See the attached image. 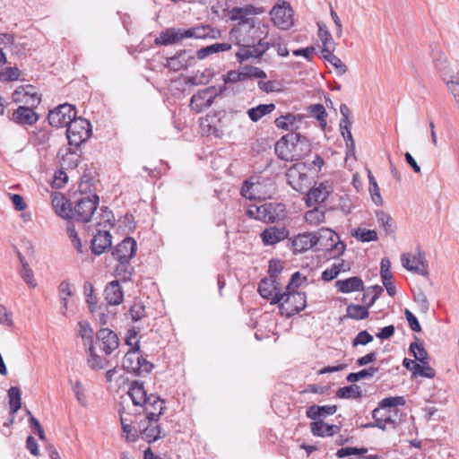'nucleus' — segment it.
Wrapping results in <instances>:
<instances>
[{
  "instance_id": "1",
  "label": "nucleus",
  "mask_w": 459,
  "mask_h": 459,
  "mask_svg": "<svg viewBox=\"0 0 459 459\" xmlns=\"http://www.w3.org/2000/svg\"><path fill=\"white\" fill-rule=\"evenodd\" d=\"M264 13V6L251 4L227 10L228 19L236 22L229 35L230 39L239 46L236 54L239 62L251 57H259L270 48L266 39L269 36L271 25L266 19L258 17Z\"/></svg>"
},
{
  "instance_id": "2",
  "label": "nucleus",
  "mask_w": 459,
  "mask_h": 459,
  "mask_svg": "<svg viewBox=\"0 0 459 459\" xmlns=\"http://www.w3.org/2000/svg\"><path fill=\"white\" fill-rule=\"evenodd\" d=\"M128 396L134 407V419L129 411H123L120 414L123 432L126 441H134L137 432L147 442H154L164 435L158 425V420L165 409L164 401L156 394H147L143 383L134 381L131 384Z\"/></svg>"
},
{
  "instance_id": "3",
  "label": "nucleus",
  "mask_w": 459,
  "mask_h": 459,
  "mask_svg": "<svg viewBox=\"0 0 459 459\" xmlns=\"http://www.w3.org/2000/svg\"><path fill=\"white\" fill-rule=\"evenodd\" d=\"M310 152V144L305 136L299 134H288L275 144L277 156L284 160H299Z\"/></svg>"
},
{
  "instance_id": "4",
  "label": "nucleus",
  "mask_w": 459,
  "mask_h": 459,
  "mask_svg": "<svg viewBox=\"0 0 459 459\" xmlns=\"http://www.w3.org/2000/svg\"><path fill=\"white\" fill-rule=\"evenodd\" d=\"M273 183L269 178L262 177H253L246 181L241 189V195L250 200L261 202L271 197L273 193Z\"/></svg>"
},
{
  "instance_id": "5",
  "label": "nucleus",
  "mask_w": 459,
  "mask_h": 459,
  "mask_svg": "<svg viewBox=\"0 0 459 459\" xmlns=\"http://www.w3.org/2000/svg\"><path fill=\"white\" fill-rule=\"evenodd\" d=\"M405 399L403 396L388 397L382 400L378 408L373 411V418L380 429L385 428V423H394L393 416L397 414V406L403 405Z\"/></svg>"
},
{
  "instance_id": "6",
  "label": "nucleus",
  "mask_w": 459,
  "mask_h": 459,
  "mask_svg": "<svg viewBox=\"0 0 459 459\" xmlns=\"http://www.w3.org/2000/svg\"><path fill=\"white\" fill-rule=\"evenodd\" d=\"M270 20L276 28L288 30L295 23L294 10L290 3L278 0L269 12Z\"/></svg>"
},
{
  "instance_id": "7",
  "label": "nucleus",
  "mask_w": 459,
  "mask_h": 459,
  "mask_svg": "<svg viewBox=\"0 0 459 459\" xmlns=\"http://www.w3.org/2000/svg\"><path fill=\"white\" fill-rule=\"evenodd\" d=\"M316 240V250H327L333 256L342 254L345 250V245L340 241L338 235L330 229L323 228L315 232Z\"/></svg>"
},
{
  "instance_id": "8",
  "label": "nucleus",
  "mask_w": 459,
  "mask_h": 459,
  "mask_svg": "<svg viewBox=\"0 0 459 459\" xmlns=\"http://www.w3.org/2000/svg\"><path fill=\"white\" fill-rule=\"evenodd\" d=\"M122 366L126 371L138 376L150 373L153 368L152 364L143 357L140 350H129L124 356Z\"/></svg>"
},
{
  "instance_id": "9",
  "label": "nucleus",
  "mask_w": 459,
  "mask_h": 459,
  "mask_svg": "<svg viewBox=\"0 0 459 459\" xmlns=\"http://www.w3.org/2000/svg\"><path fill=\"white\" fill-rule=\"evenodd\" d=\"M281 295H284V299L277 303L281 315L290 316L306 307L307 300L304 293L287 290Z\"/></svg>"
},
{
  "instance_id": "10",
  "label": "nucleus",
  "mask_w": 459,
  "mask_h": 459,
  "mask_svg": "<svg viewBox=\"0 0 459 459\" xmlns=\"http://www.w3.org/2000/svg\"><path fill=\"white\" fill-rule=\"evenodd\" d=\"M136 251V242L132 238H125L116 247L113 252L114 257L119 261L120 264L117 268V274L120 271L130 273L131 268L127 265L129 260L134 255Z\"/></svg>"
},
{
  "instance_id": "11",
  "label": "nucleus",
  "mask_w": 459,
  "mask_h": 459,
  "mask_svg": "<svg viewBox=\"0 0 459 459\" xmlns=\"http://www.w3.org/2000/svg\"><path fill=\"white\" fill-rule=\"evenodd\" d=\"M91 134V125L88 120L77 117L67 126L66 135L70 145L79 146L85 142Z\"/></svg>"
},
{
  "instance_id": "12",
  "label": "nucleus",
  "mask_w": 459,
  "mask_h": 459,
  "mask_svg": "<svg viewBox=\"0 0 459 459\" xmlns=\"http://www.w3.org/2000/svg\"><path fill=\"white\" fill-rule=\"evenodd\" d=\"M98 200L99 198L95 195H88L78 200L71 212L70 217L82 222L90 221L96 211Z\"/></svg>"
},
{
  "instance_id": "13",
  "label": "nucleus",
  "mask_w": 459,
  "mask_h": 459,
  "mask_svg": "<svg viewBox=\"0 0 459 459\" xmlns=\"http://www.w3.org/2000/svg\"><path fill=\"white\" fill-rule=\"evenodd\" d=\"M308 170L309 168L305 163L299 162L294 164L286 173L288 184L294 190L301 191L309 184Z\"/></svg>"
},
{
  "instance_id": "14",
  "label": "nucleus",
  "mask_w": 459,
  "mask_h": 459,
  "mask_svg": "<svg viewBox=\"0 0 459 459\" xmlns=\"http://www.w3.org/2000/svg\"><path fill=\"white\" fill-rule=\"evenodd\" d=\"M76 117V111L72 105L62 104L48 114V119L56 127L68 126Z\"/></svg>"
},
{
  "instance_id": "15",
  "label": "nucleus",
  "mask_w": 459,
  "mask_h": 459,
  "mask_svg": "<svg viewBox=\"0 0 459 459\" xmlns=\"http://www.w3.org/2000/svg\"><path fill=\"white\" fill-rule=\"evenodd\" d=\"M12 100L14 103H20L21 106L37 107L40 102V95L37 89L30 85H21L17 87L12 94Z\"/></svg>"
},
{
  "instance_id": "16",
  "label": "nucleus",
  "mask_w": 459,
  "mask_h": 459,
  "mask_svg": "<svg viewBox=\"0 0 459 459\" xmlns=\"http://www.w3.org/2000/svg\"><path fill=\"white\" fill-rule=\"evenodd\" d=\"M402 265L408 271L420 274H427L425 255L421 251L416 253H404L401 255Z\"/></svg>"
},
{
  "instance_id": "17",
  "label": "nucleus",
  "mask_w": 459,
  "mask_h": 459,
  "mask_svg": "<svg viewBox=\"0 0 459 459\" xmlns=\"http://www.w3.org/2000/svg\"><path fill=\"white\" fill-rule=\"evenodd\" d=\"M279 285V281L273 275L261 281L258 291L263 298L271 299L272 304H276L284 299V295L280 292Z\"/></svg>"
},
{
  "instance_id": "18",
  "label": "nucleus",
  "mask_w": 459,
  "mask_h": 459,
  "mask_svg": "<svg viewBox=\"0 0 459 459\" xmlns=\"http://www.w3.org/2000/svg\"><path fill=\"white\" fill-rule=\"evenodd\" d=\"M68 383L77 403L83 408H88L90 405V394L86 381L78 377H70Z\"/></svg>"
},
{
  "instance_id": "19",
  "label": "nucleus",
  "mask_w": 459,
  "mask_h": 459,
  "mask_svg": "<svg viewBox=\"0 0 459 459\" xmlns=\"http://www.w3.org/2000/svg\"><path fill=\"white\" fill-rule=\"evenodd\" d=\"M117 335L108 328H102L97 333L96 346L106 355H109L118 348Z\"/></svg>"
},
{
  "instance_id": "20",
  "label": "nucleus",
  "mask_w": 459,
  "mask_h": 459,
  "mask_svg": "<svg viewBox=\"0 0 459 459\" xmlns=\"http://www.w3.org/2000/svg\"><path fill=\"white\" fill-rule=\"evenodd\" d=\"M36 107L19 106L10 116V120L14 124L26 126L36 124L39 116L34 111Z\"/></svg>"
},
{
  "instance_id": "21",
  "label": "nucleus",
  "mask_w": 459,
  "mask_h": 459,
  "mask_svg": "<svg viewBox=\"0 0 459 459\" xmlns=\"http://www.w3.org/2000/svg\"><path fill=\"white\" fill-rule=\"evenodd\" d=\"M333 184L330 181H324L315 186L307 194V205L313 206L325 202L333 192Z\"/></svg>"
},
{
  "instance_id": "22",
  "label": "nucleus",
  "mask_w": 459,
  "mask_h": 459,
  "mask_svg": "<svg viewBox=\"0 0 459 459\" xmlns=\"http://www.w3.org/2000/svg\"><path fill=\"white\" fill-rule=\"evenodd\" d=\"M304 117L301 114L287 113L278 117L274 125L278 129L289 132L299 130L303 125Z\"/></svg>"
},
{
  "instance_id": "23",
  "label": "nucleus",
  "mask_w": 459,
  "mask_h": 459,
  "mask_svg": "<svg viewBox=\"0 0 459 459\" xmlns=\"http://www.w3.org/2000/svg\"><path fill=\"white\" fill-rule=\"evenodd\" d=\"M316 240L315 232H305L295 236L291 239V247L294 253H304L312 248L316 250Z\"/></svg>"
},
{
  "instance_id": "24",
  "label": "nucleus",
  "mask_w": 459,
  "mask_h": 459,
  "mask_svg": "<svg viewBox=\"0 0 459 459\" xmlns=\"http://www.w3.org/2000/svg\"><path fill=\"white\" fill-rule=\"evenodd\" d=\"M289 236L285 227H269L261 233V238L264 245H274Z\"/></svg>"
},
{
  "instance_id": "25",
  "label": "nucleus",
  "mask_w": 459,
  "mask_h": 459,
  "mask_svg": "<svg viewBox=\"0 0 459 459\" xmlns=\"http://www.w3.org/2000/svg\"><path fill=\"white\" fill-rule=\"evenodd\" d=\"M111 246V235L106 229L99 230L91 240L92 252L100 255Z\"/></svg>"
},
{
  "instance_id": "26",
  "label": "nucleus",
  "mask_w": 459,
  "mask_h": 459,
  "mask_svg": "<svg viewBox=\"0 0 459 459\" xmlns=\"http://www.w3.org/2000/svg\"><path fill=\"white\" fill-rule=\"evenodd\" d=\"M184 32H186V30L183 29H167L160 34V37L155 39V42L160 45H171L178 43L186 39Z\"/></svg>"
},
{
  "instance_id": "27",
  "label": "nucleus",
  "mask_w": 459,
  "mask_h": 459,
  "mask_svg": "<svg viewBox=\"0 0 459 459\" xmlns=\"http://www.w3.org/2000/svg\"><path fill=\"white\" fill-rule=\"evenodd\" d=\"M214 88H209L205 91L194 95L191 99V107L197 112L202 111L204 108H208L212 103Z\"/></svg>"
},
{
  "instance_id": "28",
  "label": "nucleus",
  "mask_w": 459,
  "mask_h": 459,
  "mask_svg": "<svg viewBox=\"0 0 459 459\" xmlns=\"http://www.w3.org/2000/svg\"><path fill=\"white\" fill-rule=\"evenodd\" d=\"M52 207L56 213L62 218H70L72 209L64 195L55 192L51 195Z\"/></svg>"
},
{
  "instance_id": "29",
  "label": "nucleus",
  "mask_w": 459,
  "mask_h": 459,
  "mask_svg": "<svg viewBox=\"0 0 459 459\" xmlns=\"http://www.w3.org/2000/svg\"><path fill=\"white\" fill-rule=\"evenodd\" d=\"M104 292L105 299L110 305H118L123 301L124 293L118 281L109 282Z\"/></svg>"
},
{
  "instance_id": "30",
  "label": "nucleus",
  "mask_w": 459,
  "mask_h": 459,
  "mask_svg": "<svg viewBox=\"0 0 459 459\" xmlns=\"http://www.w3.org/2000/svg\"><path fill=\"white\" fill-rule=\"evenodd\" d=\"M375 216L379 227L386 235H392L395 232V221L388 212L383 210H376Z\"/></svg>"
},
{
  "instance_id": "31",
  "label": "nucleus",
  "mask_w": 459,
  "mask_h": 459,
  "mask_svg": "<svg viewBox=\"0 0 459 459\" xmlns=\"http://www.w3.org/2000/svg\"><path fill=\"white\" fill-rule=\"evenodd\" d=\"M87 364L92 370H100L108 366V360L97 354L95 346H91L88 351Z\"/></svg>"
},
{
  "instance_id": "32",
  "label": "nucleus",
  "mask_w": 459,
  "mask_h": 459,
  "mask_svg": "<svg viewBox=\"0 0 459 459\" xmlns=\"http://www.w3.org/2000/svg\"><path fill=\"white\" fill-rule=\"evenodd\" d=\"M336 287L342 293H350L362 289L363 282L359 277H351L342 281H336Z\"/></svg>"
},
{
  "instance_id": "33",
  "label": "nucleus",
  "mask_w": 459,
  "mask_h": 459,
  "mask_svg": "<svg viewBox=\"0 0 459 459\" xmlns=\"http://www.w3.org/2000/svg\"><path fill=\"white\" fill-rule=\"evenodd\" d=\"M318 38L323 45V54L333 52L334 49L333 39L325 24L318 23Z\"/></svg>"
},
{
  "instance_id": "34",
  "label": "nucleus",
  "mask_w": 459,
  "mask_h": 459,
  "mask_svg": "<svg viewBox=\"0 0 459 459\" xmlns=\"http://www.w3.org/2000/svg\"><path fill=\"white\" fill-rule=\"evenodd\" d=\"M22 268L20 276L30 289H35L38 286L34 273L24 257H20Z\"/></svg>"
},
{
  "instance_id": "35",
  "label": "nucleus",
  "mask_w": 459,
  "mask_h": 459,
  "mask_svg": "<svg viewBox=\"0 0 459 459\" xmlns=\"http://www.w3.org/2000/svg\"><path fill=\"white\" fill-rule=\"evenodd\" d=\"M247 213L251 218L268 222V204L264 203L261 204H249L247 207Z\"/></svg>"
},
{
  "instance_id": "36",
  "label": "nucleus",
  "mask_w": 459,
  "mask_h": 459,
  "mask_svg": "<svg viewBox=\"0 0 459 459\" xmlns=\"http://www.w3.org/2000/svg\"><path fill=\"white\" fill-rule=\"evenodd\" d=\"M338 427L334 425H328L322 420L314 421L311 423V431L315 436L318 437H330L337 432Z\"/></svg>"
},
{
  "instance_id": "37",
  "label": "nucleus",
  "mask_w": 459,
  "mask_h": 459,
  "mask_svg": "<svg viewBox=\"0 0 459 459\" xmlns=\"http://www.w3.org/2000/svg\"><path fill=\"white\" fill-rule=\"evenodd\" d=\"M275 109V105L270 104H260L255 108H249L247 115L253 122H257L264 116L272 113Z\"/></svg>"
},
{
  "instance_id": "38",
  "label": "nucleus",
  "mask_w": 459,
  "mask_h": 459,
  "mask_svg": "<svg viewBox=\"0 0 459 459\" xmlns=\"http://www.w3.org/2000/svg\"><path fill=\"white\" fill-rule=\"evenodd\" d=\"M350 269V264L343 260L335 262L331 268L325 270L322 273V278L325 281H331L336 278L340 273L346 272Z\"/></svg>"
},
{
  "instance_id": "39",
  "label": "nucleus",
  "mask_w": 459,
  "mask_h": 459,
  "mask_svg": "<svg viewBox=\"0 0 459 459\" xmlns=\"http://www.w3.org/2000/svg\"><path fill=\"white\" fill-rule=\"evenodd\" d=\"M336 406L325 405V406H310L307 411V415L308 418L316 420L322 417H325L327 415H332L336 411Z\"/></svg>"
},
{
  "instance_id": "40",
  "label": "nucleus",
  "mask_w": 459,
  "mask_h": 459,
  "mask_svg": "<svg viewBox=\"0 0 459 459\" xmlns=\"http://www.w3.org/2000/svg\"><path fill=\"white\" fill-rule=\"evenodd\" d=\"M230 48L231 46L228 43H215L199 49L196 52V56L199 59H204L212 54L228 51L230 49Z\"/></svg>"
},
{
  "instance_id": "41",
  "label": "nucleus",
  "mask_w": 459,
  "mask_h": 459,
  "mask_svg": "<svg viewBox=\"0 0 459 459\" xmlns=\"http://www.w3.org/2000/svg\"><path fill=\"white\" fill-rule=\"evenodd\" d=\"M268 222L284 220L286 217L285 205L282 204H268Z\"/></svg>"
},
{
  "instance_id": "42",
  "label": "nucleus",
  "mask_w": 459,
  "mask_h": 459,
  "mask_svg": "<svg viewBox=\"0 0 459 459\" xmlns=\"http://www.w3.org/2000/svg\"><path fill=\"white\" fill-rule=\"evenodd\" d=\"M351 235L362 242L377 241L378 239L377 232L375 230L358 228L354 230Z\"/></svg>"
},
{
  "instance_id": "43",
  "label": "nucleus",
  "mask_w": 459,
  "mask_h": 459,
  "mask_svg": "<svg viewBox=\"0 0 459 459\" xmlns=\"http://www.w3.org/2000/svg\"><path fill=\"white\" fill-rule=\"evenodd\" d=\"M305 221L313 226H317L325 221V210L320 207L314 208L305 213Z\"/></svg>"
},
{
  "instance_id": "44",
  "label": "nucleus",
  "mask_w": 459,
  "mask_h": 459,
  "mask_svg": "<svg viewBox=\"0 0 459 459\" xmlns=\"http://www.w3.org/2000/svg\"><path fill=\"white\" fill-rule=\"evenodd\" d=\"M309 112L311 116L318 121V125L321 129L325 130L327 125V113L325 107L320 104L313 105L309 108Z\"/></svg>"
},
{
  "instance_id": "45",
  "label": "nucleus",
  "mask_w": 459,
  "mask_h": 459,
  "mask_svg": "<svg viewBox=\"0 0 459 459\" xmlns=\"http://www.w3.org/2000/svg\"><path fill=\"white\" fill-rule=\"evenodd\" d=\"M212 30L209 26H196L186 30V32L184 33L186 36V39H205L212 37Z\"/></svg>"
},
{
  "instance_id": "46",
  "label": "nucleus",
  "mask_w": 459,
  "mask_h": 459,
  "mask_svg": "<svg viewBox=\"0 0 459 459\" xmlns=\"http://www.w3.org/2000/svg\"><path fill=\"white\" fill-rule=\"evenodd\" d=\"M368 181H369L368 190H369L373 203L378 206L382 205L383 199H382V196L380 194V189L378 187L377 180L375 179L374 176L372 175V173L370 171H368Z\"/></svg>"
},
{
  "instance_id": "47",
  "label": "nucleus",
  "mask_w": 459,
  "mask_h": 459,
  "mask_svg": "<svg viewBox=\"0 0 459 459\" xmlns=\"http://www.w3.org/2000/svg\"><path fill=\"white\" fill-rule=\"evenodd\" d=\"M9 404L12 413H16L21 408V392L17 386H12L8 391Z\"/></svg>"
},
{
  "instance_id": "48",
  "label": "nucleus",
  "mask_w": 459,
  "mask_h": 459,
  "mask_svg": "<svg viewBox=\"0 0 459 459\" xmlns=\"http://www.w3.org/2000/svg\"><path fill=\"white\" fill-rule=\"evenodd\" d=\"M324 57L333 65L337 74L343 75L347 72L346 65L339 57L333 55V52L325 53Z\"/></svg>"
},
{
  "instance_id": "49",
  "label": "nucleus",
  "mask_w": 459,
  "mask_h": 459,
  "mask_svg": "<svg viewBox=\"0 0 459 459\" xmlns=\"http://www.w3.org/2000/svg\"><path fill=\"white\" fill-rule=\"evenodd\" d=\"M49 139V135L47 130L39 129L33 131L30 135V143L34 146L45 145Z\"/></svg>"
},
{
  "instance_id": "50",
  "label": "nucleus",
  "mask_w": 459,
  "mask_h": 459,
  "mask_svg": "<svg viewBox=\"0 0 459 459\" xmlns=\"http://www.w3.org/2000/svg\"><path fill=\"white\" fill-rule=\"evenodd\" d=\"M347 315L353 319H364L368 316V308L361 305H350L347 307Z\"/></svg>"
},
{
  "instance_id": "51",
  "label": "nucleus",
  "mask_w": 459,
  "mask_h": 459,
  "mask_svg": "<svg viewBox=\"0 0 459 459\" xmlns=\"http://www.w3.org/2000/svg\"><path fill=\"white\" fill-rule=\"evenodd\" d=\"M67 235L73 243L74 247L80 253L82 252V245L81 238L78 236V230L75 228V224L72 221L67 223Z\"/></svg>"
},
{
  "instance_id": "52",
  "label": "nucleus",
  "mask_w": 459,
  "mask_h": 459,
  "mask_svg": "<svg viewBox=\"0 0 459 459\" xmlns=\"http://www.w3.org/2000/svg\"><path fill=\"white\" fill-rule=\"evenodd\" d=\"M125 341L126 345L130 347V350H140V337L135 329L132 328L127 331Z\"/></svg>"
},
{
  "instance_id": "53",
  "label": "nucleus",
  "mask_w": 459,
  "mask_h": 459,
  "mask_svg": "<svg viewBox=\"0 0 459 459\" xmlns=\"http://www.w3.org/2000/svg\"><path fill=\"white\" fill-rule=\"evenodd\" d=\"M20 76V70L17 67H6L0 71V81H15Z\"/></svg>"
},
{
  "instance_id": "54",
  "label": "nucleus",
  "mask_w": 459,
  "mask_h": 459,
  "mask_svg": "<svg viewBox=\"0 0 459 459\" xmlns=\"http://www.w3.org/2000/svg\"><path fill=\"white\" fill-rule=\"evenodd\" d=\"M414 374L420 377L432 378L435 377V370L428 365V362L414 365Z\"/></svg>"
},
{
  "instance_id": "55",
  "label": "nucleus",
  "mask_w": 459,
  "mask_h": 459,
  "mask_svg": "<svg viewBox=\"0 0 459 459\" xmlns=\"http://www.w3.org/2000/svg\"><path fill=\"white\" fill-rule=\"evenodd\" d=\"M377 371L376 368H369L367 369L360 370L357 373H351L347 379L351 382H355L361 380L363 378L371 377L375 375V373Z\"/></svg>"
},
{
  "instance_id": "56",
  "label": "nucleus",
  "mask_w": 459,
  "mask_h": 459,
  "mask_svg": "<svg viewBox=\"0 0 459 459\" xmlns=\"http://www.w3.org/2000/svg\"><path fill=\"white\" fill-rule=\"evenodd\" d=\"M411 351L413 353V356L417 360H419L421 363H424L427 361L428 359V353L425 351V349L422 347L421 344L417 342H412L410 346Z\"/></svg>"
},
{
  "instance_id": "57",
  "label": "nucleus",
  "mask_w": 459,
  "mask_h": 459,
  "mask_svg": "<svg viewBox=\"0 0 459 459\" xmlns=\"http://www.w3.org/2000/svg\"><path fill=\"white\" fill-rule=\"evenodd\" d=\"M339 394L343 398H358L361 395L359 386L354 385L341 388Z\"/></svg>"
},
{
  "instance_id": "58",
  "label": "nucleus",
  "mask_w": 459,
  "mask_h": 459,
  "mask_svg": "<svg viewBox=\"0 0 459 459\" xmlns=\"http://www.w3.org/2000/svg\"><path fill=\"white\" fill-rule=\"evenodd\" d=\"M130 315L134 321H138L145 316V307L140 301L134 302L130 308Z\"/></svg>"
},
{
  "instance_id": "59",
  "label": "nucleus",
  "mask_w": 459,
  "mask_h": 459,
  "mask_svg": "<svg viewBox=\"0 0 459 459\" xmlns=\"http://www.w3.org/2000/svg\"><path fill=\"white\" fill-rule=\"evenodd\" d=\"M243 80H246V75H245V70H241V71H230L227 74V75L225 76L224 78V82L225 83H228V82H240V81H243Z\"/></svg>"
},
{
  "instance_id": "60",
  "label": "nucleus",
  "mask_w": 459,
  "mask_h": 459,
  "mask_svg": "<svg viewBox=\"0 0 459 459\" xmlns=\"http://www.w3.org/2000/svg\"><path fill=\"white\" fill-rule=\"evenodd\" d=\"M0 324L7 326L13 325L12 313L3 305H0Z\"/></svg>"
},
{
  "instance_id": "61",
  "label": "nucleus",
  "mask_w": 459,
  "mask_h": 459,
  "mask_svg": "<svg viewBox=\"0 0 459 459\" xmlns=\"http://www.w3.org/2000/svg\"><path fill=\"white\" fill-rule=\"evenodd\" d=\"M373 340L372 335H370L367 331H362L358 333L356 338L353 341V346L357 345H366Z\"/></svg>"
},
{
  "instance_id": "62",
  "label": "nucleus",
  "mask_w": 459,
  "mask_h": 459,
  "mask_svg": "<svg viewBox=\"0 0 459 459\" xmlns=\"http://www.w3.org/2000/svg\"><path fill=\"white\" fill-rule=\"evenodd\" d=\"M404 314L411 329L414 332H420L421 328L416 316L409 309H405Z\"/></svg>"
},
{
  "instance_id": "63",
  "label": "nucleus",
  "mask_w": 459,
  "mask_h": 459,
  "mask_svg": "<svg viewBox=\"0 0 459 459\" xmlns=\"http://www.w3.org/2000/svg\"><path fill=\"white\" fill-rule=\"evenodd\" d=\"M305 281V278L301 277L299 273H295L292 275V277L287 286V290L296 291V289H298L301 285L302 281Z\"/></svg>"
},
{
  "instance_id": "64",
  "label": "nucleus",
  "mask_w": 459,
  "mask_h": 459,
  "mask_svg": "<svg viewBox=\"0 0 459 459\" xmlns=\"http://www.w3.org/2000/svg\"><path fill=\"white\" fill-rule=\"evenodd\" d=\"M246 79L247 78H265L266 74L257 67H245Z\"/></svg>"
}]
</instances>
